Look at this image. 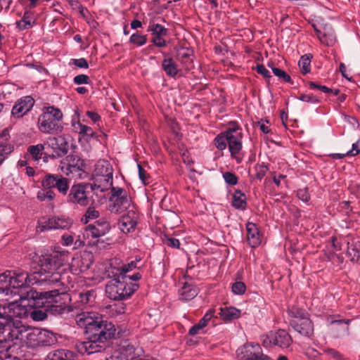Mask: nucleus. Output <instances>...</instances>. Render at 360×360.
<instances>
[{
	"label": "nucleus",
	"instance_id": "1",
	"mask_svg": "<svg viewBox=\"0 0 360 360\" xmlns=\"http://www.w3.org/2000/svg\"><path fill=\"white\" fill-rule=\"evenodd\" d=\"M34 262L39 264V269L32 274H27L23 271H6L0 275V296L2 301H9L11 297L21 300L22 288L30 285L49 284L61 285V267L68 262V251H56L53 249H38L33 257Z\"/></svg>",
	"mask_w": 360,
	"mask_h": 360
},
{
	"label": "nucleus",
	"instance_id": "2",
	"mask_svg": "<svg viewBox=\"0 0 360 360\" xmlns=\"http://www.w3.org/2000/svg\"><path fill=\"white\" fill-rule=\"evenodd\" d=\"M0 301L2 297L0 296ZM0 303V360L9 356L8 352L13 345L21 344L27 326L20 318L25 316L27 309L20 304L17 300Z\"/></svg>",
	"mask_w": 360,
	"mask_h": 360
},
{
	"label": "nucleus",
	"instance_id": "3",
	"mask_svg": "<svg viewBox=\"0 0 360 360\" xmlns=\"http://www.w3.org/2000/svg\"><path fill=\"white\" fill-rule=\"evenodd\" d=\"M63 114L62 111L53 106L48 105L42 108V112L38 117L37 127L39 131L44 134H54L63 130L62 120Z\"/></svg>",
	"mask_w": 360,
	"mask_h": 360
},
{
	"label": "nucleus",
	"instance_id": "4",
	"mask_svg": "<svg viewBox=\"0 0 360 360\" xmlns=\"http://www.w3.org/2000/svg\"><path fill=\"white\" fill-rule=\"evenodd\" d=\"M138 288L134 282H128L127 276L112 278L105 286L108 297L114 300H122L129 297Z\"/></svg>",
	"mask_w": 360,
	"mask_h": 360
},
{
	"label": "nucleus",
	"instance_id": "5",
	"mask_svg": "<svg viewBox=\"0 0 360 360\" xmlns=\"http://www.w3.org/2000/svg\"><path fill=\"white\" fill-rule=\"evenodd\" d=\"M56 341V338L51 332L27 326L21 345H25L30 348H37L53 345Z\"/></svg>",
	"mask_w": 360,
	"mask_h": 360
},
{
	"label": "nucleus",
	"instance_id": "6",
	"mask_svg": "<svg viewBox=\"0 0 360 360\" xmlns=\"http://www.w3.org/2000/svg\"><path fill=\"white\" fill-rule=\"evenodd\" d=\"M132 208H136V207L132 202L128 192L122 188L112 187L110 197V211L113 213H122Z\"/></svg>",
	"mask_w": 360,
	"mask_h": 360
},
{
	"label": "nucleus",
	"instance_id": "7",
	"mask_svg": "<svg viewBox=\"0 0 360 360\" xmlns=\"http://www.w3.org/2000/svg\"><path fill=\"white\" fill-rule=\"evenodd\" d=\"M290 314V326L293 329L305 337L311 338L314 334V326L307 313L303 310L295 309L291 310Z\"/></svg>",
	"mask_w": 360,
	"mask_h": 360
},
{
	"label": "nucleus",
	"instance_id": "8",
	"mask_svg": "<svg viewBox=\"0 0 360 360\" xmlns=\"http://www.w3.org/2000/svg\"><path fill=\"white\" fill-rule=\"evenodd\" d=\"M110 229V224L104 219H99L95 224L89 225L84 232V237L87 240V245H96L99 241V238L104 236Z\"/></svg>",
	"mask_w": 360,
	"mask_h": 360
},
{
	"label": "nucleus",
	"instance_id": "9",
	"mask_svg": "<svg viewBox=\"0 0 360 360\" xmlns=\"http://www.w3.org/2000/svg\"><path fill=\"white\" fill-rule=\"evenodd\" d=\"M238 360H271L264 354L259 344L247 343L236 351Z\"/></svg>",
	"mask_w": 360,
	"mask_h": 360
},
{
	"label": "nucleus",
	"instance_id": "10",
	"mask_svg": "<svg viewBox=\"0 0 360 360\" xmlns=\"http://www.w3.org/2000/svg\"><path fill=\"white\" fill-rule=\"evenodd\" d=\"M93 261V254L90 251L84 250L73 256L71 263L68 265L73 274H78L88 270Z\"/></svg>",
	"mask_w": 360,
	"mask_h": 360
},
{
	"label": "nucleus",
	"instance_id": "11",
	"mask_svg": "<svg viewBox=\"0 0 360 360\" xmlns=\"http://www.w3.org/2000/svg\"><path fill=\"white\" fill-rule=\"evenodd\" d=\"M72 225V220L65 217H43L38 221L37 231L44 232L51 229H68Z\"/></svg>",
	"mask_w": 360,
	"mask_h": 360
},
{
	"label": "nucleus",
	"instance_id": "12",
	"mask_svg": "<svg viewBox=\"0 0 360 360\" xmlns=\"http://www.w3.org/2000/svg\"><path fill=\"white\" fill-rule=\"evenodd\" d=\"M89 188V184L80 183L72 185L68 195V202L82 207L88 206L90 201L88 197Z\"/></svg>",
	"mask_w": 360,
	"mask_h": 360
},
{
	"label": "nucleus",
	"instance_id": "13",
	"mask_svg": "<svg viewBox=\"0 0 360 360\" xmlns=\"http://www.w3.org/2000/svg\"><path fill=\"white\" fill-rule=\"evenodd\" d=\"M41 186L44 188H56L62 195H67L70 188V181L60 174H47L44 176Z\"/></svg>",
	"mask_w": 360,
	"mask_h": 360
},
{
	"label": "nucleus",
	"instance_id": "14",
	"mask_svg": "<svg viewBox=\"0 0 360 360\" xmlns=\"http://www.w3.org/2000/svg\"><path fill=\"white\" fill-rule=\"evenodd\" d=\"M267 340L269 344L277 346L281 349L288 348L292 343V339L290 334L285 330H278L277 331H271L266 336V340H264L263 344L267 346Z\"/></svg>",
	"mask_w": 360,
	"mask_h": 360
},
{
	"label": "nucleus",
	"instance_id": "15",
	"mask_svg": "<svg viewBox=\"0 0 360 360\" xmlns=\"http://www.w3.org/2000/svg\"><path fill=\"white\" fill-rule=\"evenodd\" d=\"M139 220V214L137 208L128 210L119 220V228L125 233L134 231Z\"/></svg>",
	"mask_w": 360,
	"mask_h": 360
},
{
	"label": "nucleus",
	"instance_id": "16",
	"mask_svg": "<svg viewBox=\"0 0 360 360\" xmlns=\"http://www.w3.org/2000/svg\"><path fill=\"white\" fill-rule=\"evenodd\" d=\"M101 321L98 313L84 311L77 316V323L80 327L85 328L87 334H91Z\"/></svg>",
	"mask_w": 360,
	"mask_h": 360
},
{
	"label": "nucleus",
	"instance_id": "17",
	"mask_svg": "<svg viewBox=\"0 0 360 360\" xmlns=\"http://www.w3.org/2000/svg\"><path fill=\"white\" fill-rule=\"evenodd\" d=\"M88 340L77 343L76 347L77 351L81 354H91L101 352L104 346L103 342H100V339L97 338L93 334H88Z\"/></svg>",
	"mask_w": 360,
	"mask_h": 360
},
{
	"label": "nucleus",
	"instance_id": "18",
	"mask_svg": "<svg viewBox=\"0 0 360 360\" xmlns=\"http://www.w3.org/2000/svg\"><path fill=\"white\" fill-rule=\"evenodd\" d=\"M94 331L91 333L97 338L100 339V342L103 343L112 338L115 335V326L111 322L107 321H101Z\"/></svg>",
	"mask_w": 360,
	"mask_h": 360
},
{
	"label": "nucleus",
	"instance_id": "19",
	"mask_svg": "<svg viewBox=\"0 0 360 360\" xmlns=\"http://www.w3.org/2000/svg\"><path fill=\"white\" fill-rule=\"evenodd\" d=\"M44 144L53 150V158H60L68 151V143L62 136L49 138Z\"/></svg>",
	"mask_w": 360,
	"mask_h": 360
},
{
	"label": "nucleus",
	"instance_id": "20",
	"mask_svg": "<svg viewBox=\"0 0 360 360\" xmlns=\"http://www.w3.org/2000/svg\"><path fill=\"white\" fill-rule=\"evenodd\" d=\"M34 100L30 96H26L18 99L13 105L11 114L16 118L22 117L30 112L34 105Z\"/></svg>",
	"mask_w": 360,
	"mask_h": 360
},
{
	"label": "nucleus",
	"instance_id": "21",
	"mask_svg": "<svg viewBox=\"0 0 360 360\" xmlns=\"http://www.w3.org/2000/svg\"><path fill=\"white\" fill-rule=\"evenodd\" d=\"M82 163L79 164V160L77 157L68 156L66 161L62 162L60 165V170L66 175L72 174L73 177H78L82 172L81 166Z\"/></svg>",
	"mask_w": 360,
	"mask_h": 360
},
{
	"label": "nucleus",
	"instance_id": "22",
	"mask_svg": "<svg viewBox=\"0 0 360 360\" xmlns=\"http://www.w3.org/2000/svg\"><path fill=\"white\" fill-rule=\"evenodd\" d=\"M242 135H231L229 136L228 145L231 157L236 160L238 163L241 162L243 157L240 154L242 146Z\"/></svg>",
	"mask_w": 360,
	"mask_h": 360
},
{
	"label": "nucleus",
	"instance_id": "23",
	"mask_svg": "<svg viewBox=\"0 0 360 360\" xmlns=\"http://www.w3.org/2000/svg\"><path fill=\"white\" fill-rule=\"evenodd\" d=\"M198 293V288L193 284L191 278L186 276V281L179 289V299L185 301L191 300Z\"/></svg>",
	"mask_w": 360,
	"mask_h": 360
},
{
	"label": "nucleus",
	"instance_id": "24",
	"mask_svg": "<svg viewBox=\"0 0 360 360\" xmlns=\"http://www.w3.org/2000/svg\"><path fill=\"white\" fill-rule=\"evenodd\" d=\"M113 175L94 176V181L89 184L90 188L95 193L105 192L112 186Z\"/></svg>",
	"mask_w": 360,
	"mask_h": 360
},
{
	"label": "nucleus",
	"instance_id": "25",
	"mask_svg": "<svg viewBox=\"0 0 360 360\" xmlns=\"http://www.w3.org/2000/svg\"><path fill=\"white\" fill-rule=\"evenodd\" d=\"M134 353V348L132 345H123L114 350L105 360H132Z\"/></svg>",
	"mask_w": 360,
	"mask_h": 360
},
{
	"label": "nucleus",
	"instance_id": "26",
	"mask_svg": "<svg viewBox=\"0 0 360 360\" xmlns=\"http://www.w3.org/2000/svg\"><path fill=\"white\" fill-rule=\"evenodd\" d=\"M247 238L250 248H257L262 244V236L260 234L257 226L252 222L246 224Z\"/></svg>",
	"mask_w": 360,
	"mask_h": 360
},
{
	"label": "nucleus",
	"instance_id": "27",
	"mask_svg": "<svg viewBox=\"0 0 360 360\" xmlns=\"http://www.w3.org/2000/svg\"><path fill=\"white\" fill-rule=\"evenodd\" d=\"M13 147L9 143V135L4 131L0 134V165L12 152Z\"/></svg>",
	"mask_w": 360,
	"mask_h": 360
},
{
	"label": "nucleus",
	"instance_id": "28",
	"mask_svg": "<svg viewBox=\"0 0 360 360\" xmlns=\"http://www.w3.org/2000/svg\"><path fill=\"white\" fill-rule=\"evenodd\" d=\"M176 58L185 70H189L193 68V56L191 50L180 49L177 53Z\"/></svg>",
	"mask_w": 360,
	"mask_h": 360
},
{
	"label": "nucleus",
	"instance_id": "29",
	"mask_svg": "<svg viewBox=\"0 0 360 360\" xmlns=\"http://www.w3.org/2000/svg\"><path fill=\"white\" fill-rule=\"evenodd\" d=\"M241 315L240 310L233 307L220 308L219 316L224 321H231L238 319Z\"/></svg>",
	"mask_w": 360,
	"mask_h": 360
},
{
	"label": "nucleus",
	"instance_id": "30",
	"mask_svg": "<svg viewBox=\"0 0 360 360\" xmlns=\"http://www.w3.org/2000/svg\"><path fill=\"white\" fill-rule=\"evenodd\" d=\"M110 267L107 269V275L112 278L124 276L122 275V262L119 258H112L108 263Z\"/></svg>",
	"mask_w": 360,
	"mask_h": 360
},
{
	"label": "nucleus",
	"instance_id": "31",
	"mask_svg": "<svg viewBox=\"0 0 360 360\" xmlns=\"http://www.w3.org/2000/svg\"><path fill=\"white\" fill-rule=\"evenodd\" d=\"M113 175V169L110 162L101 160L95 165L94 176Z\"/></svg>",
	"mask_w": 360,
	"mask_h": 360
},
{
	"label": "nucleus",
	"instance_id": "32",
	"mask_svg": "<svg viewBox=\"0 0 360 360\" xmlns=\"http://www.w3.org/2000/svg\"><path fill=\"white\" fill-rule=\"evenodd\" d=\"M72 358V352L65 349H58L50 352L47 354L46 360H70Z\"/></svg>",
	"mask_w": 360,
	"mask_h": 360
},
{
	"label": "nucleus",
	"instance_id": "33",
	"mask_svg": "<svg viewBox=\"0 0 360 360\" xmlns=\"http://www.w3.org/2000/svg\"><path fill=\"white\" fill-rule=\"evenodd\" d=\"M162 68L166 75L174 77L178 74L177 65L172 58H165L162 62Z\"/></svg>",
	"mask_w": 360,
	"mask_h": 360
},
{
	"label": "nucleus",
	"instance_id": "34",
	"mask_svg": "<svg viewBox=\"0 0 360 360\" xmlns=\"http://www.w3.org/2000/svg\"><path fill=\"white\" fill-rule=\"evenodd\" d=\"M34 23L33 13L25 11L22 19L16 22V26L21 30L30 28Z\"/></svg>",
	"mask_w": 360,
	"mask_h": 360
},
{
	"label": "nucleus",
	"instance_id": "35",
	"mask_svg": "<svg viewBox=\"0 0 360 360\" xmlns=\"http://www.w3.org/2000/svg\"><path fill=\"white\" fill-rule=\"evenodd\" d=\"M232 205L236 209L245 210L247 205L245 193L240 190H236L233 194Z\"/></svg>",
	"mask_w": 360,
	"mask_h": 360
},
{
	"label": "nucleus",
	"instance_id": "36",
	"mask_svg": "<svg viewBox=\"0 0 360 360\" xmlns=\"http://www.w3.org/2000/svg\"><path fill=\"white\" fill-rule=\"evenodd\" d=\"M46 144H37L34 146H30L27 148V153L31 156L32 159L35 161H39L44 154Z\"/></svg>",
	"mask_w": 360,
	"mask_h": 360
},
{
	"label": "nucleus",
	"instance_id": "37",
	"mask_svg": "<svg viewBox=\"0 0 360 360\" xmlns=\"http://www.w3.org/2000/svg\"><path fill=\"white\" fill-rule=\"evenodd\" d=\"M311 58L312 56L311 54H305L301 56L298 65L303 75H306L310 72Z\"/></svg>",
	"mask_w": 360,
	"mask_h": 360
},
{
	"label": "nucleus",
	"instance_id": "38",
	"mask_svg": "<svg viewBox=\"0 0 360 360\" xmlns=\"http://www.w3.org/2000/svg\"><path fill=\"white\" fill-rule=\"evenodd\" d=\"M75 129L79 134L83 135L84 136H88L91 138H97L94 130L90 127L85 124H83L80 122H77L74 125Z\"/></svg>",
	"mask_w": 360,
	"mask_h": 360
},
{
	"label": "nucleus",
	"instance_id": "39",
	"mask_svg": "<svg viewBox=\"0 0 360 360\" xmlns=\"http://www.w3.org/2000/svg\"><path fill=\"white\" fill-rule=\"evenodd\" d=\"M160 239L164 245L168 246L169 248H179L181 245L178 238L167 233L161 234Z\"/></svg>",
	"mask_w": 360,
	"mask_h": 360
},
{
	"label": "nucleus",
	"instance_id": "40",
	"mask_svg": "<svg viewBox=\"0 0 360 360\" xmlns=\"http://www.w3.org/2000/svg\"><path fill=\"white\" fill-rule=\"evenodd\" d=\"M56 197L52 188H44L37 192V198L39 201L52 200Z\"/></svg>",
	"mask_w": 360,
	"mask_h": 360
},
{
	"label": "nucleus",
	"instance_id": "41",
	"mask_svg": "<svg viewBox=\"0 0 360 360\" xmlns=\"http://www.w3.org/2000/svg\"><path fill=\"white\" fill-rule=\"evenodd\" d=\"M318 38L320 41L326 46H333L336 41L335 36L333 33H322L320 31L317 32Z\"/></svg>",
	"mask_w": 360,
	"mask_h": 360
},
{
	"label": "nucleus",
	"instance_id": "42",
	"mask_svg": "<svg viewBox=\"0 0 360 360\" xmlns=\"http://www.w3.org/2000/svg\"><path fill=\"white\" fill-rule=\"evenodd\" d=\"M228 139L229 136L224 132L218 134L214 139L216 148L220 150H224L226 148Z\"/></svg>",
	"mask_w": 360,
	"mask_h": 360
},
{
	"label": "nucleus",
	"instance_id": "43",
	"mask_svg": "<svg viewBox=\"0 0 360 360\" xmlns=\"http://www.w3.org/2000/svg\"><path fill=\"white\" fill-rule=\"evenodd\" d=\"M215 310L214 309H210L203 316V317L199 321V322L205 328L210 322H212L213 325H215V319L217 318L215 315Z\"/></svg>",
	"mask_w": 360,
	"mask_h": 360
},
{
	"label": "nucleus",
	"instance_id": "44",
	"mask_svg": "<svg viewBox=\"0 0 360 360\" xmlns=\"http://www.w3.org/2000/svg\"><path fill=\"white\" fill-rule=\"evenodd\" d=\"M129 42L137 46H142L147 42V36L139 32L134 33L129 38Z\"/></svg>",
	"mask_w": 360,
	"mask_h": 360
},
{
	"label": "nucleus",
	"instance_id": "45",
	"mask_svg": "<svg viewBox=\"0 0 360 360\" xmlns=\"http://www.w3.org/2000/svg\"><path fill=\"white\" fill-rule=\"evenodd\" d=\"M149 30L152 32L153 36L165 37L167 34V29L158 23L150 25Z\"/></svg>",
	"mask_w": 360,
	"mask_h": 360
},
{
	"label": "nucleus",
	"instance_id": "46",
	"mask_svg": "<svg viewBox=\"0 0 360 360\" xmlns=\"http://www.w3.org/2000/svg\"><path fill=\"white\" fill-rule=\"evenodd\" d=\"M228 136L231 135H242V129L236 122H230L229 127L224 131Z\"/></svg>",
	"mask_w": 360,
	"mask_h": 360
},
{
	"label": "nucleus",
	"instance_id": "47",
	"mask_svg": "<svg viewBox=\"0 0 360 360\" xmlns=\"http://www.w3.org/2000/svg\"><path fill=\"white\" fill-rule=\"evenodd\" d=\"M99 217V212L93 207H89L86 211L85 214L82 218L84 224H87L89 219H97Z\"/></svg>",
	"mask_w": 360,
	"mask_h": 360
},
{
	"label": "nucleus",
	"instance_id": "48",
	"mask_svg": "<svg viewBox=\"0 0 360 360\" xmlns=\"http://www.w3.org/2000/svg\"><path fill=\"white\" fill-rule=\"evenodd\" d=\"M273 73L278 77L280 79L283 80L285 82L292 84V79L290 76L286 73L284 70L278 68H272Z\"/></svg>",
	"mask_w": 360,
	"mask_h": 360
},
{
	"label": "nucleus",
	"instance_id": "49",
	"mask_svg": "<svg viewBox=\"0 0 360 360\" xmlns=\"http://www.w3.org/2000/svg\"><path fill=\"white\" fill-rule=\"evenodd\" d=\"M255 178L259 180H262L269 171V167L264 164H258L255 167Z\"/></svg>",
	"mask_w": 360,
	"mask_h": 360
},
{
	"label": "nucleus",
	"instance_id": "50",
	"mask_svg": "<svg viewBox=\"0 0 360 360\" xmlns=\"http://www.w3.org/2000/svg\"><path fill=\"white\" fill-rule=\"evenodd\" d=\"M223 178L226 183L229 185L234 186L238 183V177L232 172H226L223 174Z\"/></svg>",
	"mask_w": 360,
	"mask_h": 360
},
{
	"label": "nucleus",
	"instance_id": "51",
	"mask_svg": "<svg viewBox=\"0 0 360 360\" xmlns=\"http://www.w3.org/2000/svg\"><path fill=\"white\" fill-rule=\"evenodd\" d=\"M245 285L244 283L238 281L233 284L232 292L236 295H243L245 292Z\"/></svg>",
	"mask_w": 360,
	"mask_h": 360
},
{
	"label": "nucleus",
	"instance_id": "52",
	"mask_svg": "<svg viewBox=\"0 0 360 360\" xmlns=\"http://www.w3.org/2000/svg\"><path fill=\"white\" fill-rule=\"evenodd\" d=\"M308 85L311 89H316L319 90L323 93H326V94H329V93L333 91V89L328 88L324 85H321V84H316L314 82H309Z\"/></svg>",
	"mask_w": 360,
	"mask_h": 360
},
{
	"label": "nucleus",
	"instance_id": "53",
	"mask_svg": "<svg viewBox=\"0 0 360 360\" xmlns=\"http://www.w3.org/2000/svg\"><path fill=\"white\" fill-rule=\"evenodd\" d=\"M297 196L304 202H308L310 200V195L307 188L298 189L297 191Z\"/></svg>",
	"mask_w": 360,
	"mask_h": 360
},
{
	"label": "nucleus",
	"instance_id": "54",
	"mask_svg": "<svg viewBox=\"0 0 360 360\" xmlns=\"http://www.w3.org/2000/svg\"><path fill=\"white\" fill-rule=\"evenodd\" d=\"M299 99L303 102L310 103H318L319 102V98L311 94H300V96H299Z\"/></svg>",
	"mask_w": 360,
	"mask_h": 360
},
{
	"label": "nucleus",
	"instance_id": "55",
	"mask_svg": "<svg viewBox=\"0 0 360 360\" xmlns=\"http://www.w3.org/2000/svg\"><path fill=\"white\" fill-rule=\"evenodd\" d=\"M74 83L76 84H88L91 80L88 75L81 74L75 76L73 79Z\"/></svg>",
	"mask_w": 360,
	"mask_h": 360
},
{
	"label": "nucleus",
	"instance_id": "56",
	"mask_svg": "<svg viewBox=\"0 0 360 360\" xmlns=\"http://www.w3.org/2000/svg\"><path fill=\"white\" fill-rule=\"evenodd\" d=\"M139 176L141 181L143 184L146 185L149 184L150 176L147 172L142 167L141 165H138Z\"/></svg>",
	"mask_w": 360,
	"mask_h": 360
},
{
	"label": "nucleus",
	"instance_id": "57",
	"mask_svg": "<svg viewBox=\"0 0 360 360\" xmlns=\"http://www.w3.org/2000/svg\"><path fill=\"white\" fill-rule=\"evenodd\" d=\"M359 154H360V141L354 143L352 149L346 153L347 156H356Z\"/></svg>",
	"mask_w": 360,
	"mask_h": 360
},
{
	"label": "nucleus",
	"instance_id": "58",
	"mask_svg": "<svg viewBox=\"0 0 360 360\" xmlns=\"http://www.w3.org/2000/svg\"><path fill=\"white\" fill-rule=\"evenodd\" d=\"M71 63L79 68L87 69L89 68L88 62L84 58H78V59H72Z\"/></svg>",
	"mask_w": 360,
	"mask_h": 360
},
{
	"label": "nucleus",
	"instance_id": "59",
	"mask_svg": "<svg viewBox=\"0 0 360 360\" xmlns=\"http://www.w3.org/2000/svg\"><path fill=\"white\" fill-rule=\"evenodd\" d=\"M153 44L158 47H165L167 46V41L163 36H153L152 38Z\"/></svg>",
	"mask_w": 360,
	"mask_h": 360
},
{
	"label": "nucleus",
	"instance_id": "60",
	"mask_svg": "<svg viewBox=\"0 0 360 360\" xmlns=\"http://www.w3.org/2000/svg\"><path fill=\"white\" fill-rule=\"evenodd\" d=\"M255 70L258 74H260L265 78H270L271 77L270 72L263 65H257Z\"/></svg>",
	"mask_w": 360,
	"mask_h": 360
},
{
	"label": "nucleus",
	"instance_id": "61",
	"mask_svg": "<svg viewBox=\"0 0 360 360\" xmlns=\"http://www.w3.org/2000/svg\"><path fill=\"white\" fill-rule=\"evenodd\" d=\"M205 327L200 322H198V323L195 324L190 328L188 334L190 335H195L200 333V330H202Z\"/></svg>",
	"mask_w": 360,
	"mask_h": 360
},
{
	"label": "nucleus",
	"instance_id": "62",
	"mask_svg": "<svg viewBox=\"0 0 360 360\" xmlns=\"http://www.w3.org/2000/svg\"><path fill=\"white\" fill-rule=\"evenodd\" d=\"M63 293H64V291H60V289H56L53 290H50V291L46 292L44 293V297L46 298H54V297L60 295V294H63Z\"/></svg>",
	"mask_w": 360,
	"mask_h": 360
},
{
	"label": "nucleus",
	"instance_id": "63",
	"mask_svg": "<svg viewBox=\"0 0 360 360\" xmlns=\"http://www.w3.org/2000/svg\"><path fill=\"white\" fill-rule=\"evenodd\" d=\"M136 262L133 261L130 263H128L127 264H122V275L127 276L126 274L136 268Z\"/></svg>",
	"mask_w": 360,
	"mask_h": 360
},
{
	"label": "nucleus",
	"instance_id": "64",
	"mask_svg": "<svg viewBox=\"0 0 360 360\" xmlns=\"http://www.w3.org/2000/svg\"><path fill=\"white\" fill-rule=\"evenodd\" d=\"M86 115L93 121L94 123H96L101 120V116L96 112L87 111Z\"/></svg>",
	"mask_w": 360,
	"mask_h": 360
}]
</instances>
